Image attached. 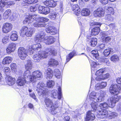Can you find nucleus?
I'll list each match as a JSON object with an SVG mask.
<instances>
[{
	"label": "nucleus",
	"instance_id": "obj_47",
	"mask_svg": "<svg viewBox=\"0 0 121 121\" xmlns=\"http://www.w3.org/2000/svg\"><path fill=\"white\" fill-rule=\"evenodd\" d=\"M8 46L13 52L14 51L16 48V45L15 43H11L9 44Z\"/></svg>",
	"mask_w": 121,
	"mask_h": 121
},
{
	"label": "nucleus",
	"instance_id": "obj_64",
	"mask_svg": "<svg viewBox=\"0 0 121 121\" xmlns=\"http://www.w3.org/2000/svg\"><path fill=\"white\" fill-rule=\"evenodd\" d=\"M104 62L106 64L108 65L110 63V62L108 61V60L107 59L104 58Z\"/></svg>",
	"mask_w": 121,
	"mask_h": 121
},
{
	"label": "nucleus",
	"instance_id": "obj_46",
	"mask_svg": "<svg viewBox=\"0 0 121 121\" xmlns=\"http://www.w3.org/2000/svg\"><path fill=\"white\" fill-rule=\"evenodd\" d=\"M99 107L101 108H108V107H109V104L108 105L107 103L105 102H104L101 104L99 105Z\"/></svg>",
	"mask_w": 121,
	"mask_h": 121
},
{
	"label": "nucleus",
	"instance_id": "obj_63",
	"mask_svg": "<svg viewBox=\"0 0 121 121\" xmlns=\"http://www.w3.org/2000/svg\"><path fill=\"white\" fill-rule=\"evenodd\" d=\"M101 34L102 36L105 37L108 35V33L107 32H103L101 33Z\"/></svg>",
	"mask_w": 121,
	"mask_h": 121
},
{
	"label": "nucleus",
	"instance_id": "obj_55",
	"mask_svg": "<svg viewBox=\"0 0 121 121\" xmlns=\"http://www.w3.org/2000/svg\"><path fill=\"white\" fill-rule=\"evenodd\" d=\"M109 74L108 73H107L105 74H104L103 76V75L102 77L101 76L100 77V78H102L101 80H104L108 78L109 77Z\"/></svg>",
	"mask_w": 121,
	"mask_h": 121
},
{
	"label": "nucleus",
	"instance_id": "obj_37",
	"mask_svg": "<svg viewBox=\"0 0 121 121\" xmlns=\"http://www.w3.org/2000/svg\"><path fill=\"white\" fill-rule=\"evenodd\" d=\"M10 12L11 10H7L3 14V18L5 19H7L10 14Z\"/></svg>",
	"mask_w": 121,
	"mask_h": 121
},
{
	"label": "nucleus",
	"instance_id": "obj_39",
	"mask_svg": "<svg viewBox=\"0 0 121 121\" xmlns=\"http://www.w3.org/2000/svg\"><path fill=\"white\" fill-rule=\"evenodd\" d=\"M112 50V49L109 48L105 50L103 52L104 55L105 56H108L111 53Z\"/></svg>",
	"mask_w": 121,
	"mask_h": 121
},
{
	"label": "nucleus",
	"instance_id": "obj_5",
	"mask_svg": "<svg viewBox=\"0 0 121 121\" xmlns=\"http://www.w3.org/2000/svg\"><path fill=\"white\" fill-rule=\"evenodd\" d=\"M38 53L41 59L46 57L47 54H52L55 55L56 54V52L55 51L54 49L53 48L47 49L46 52L43 51H40Z\"/></svg>",
	"mask_w": 121,
	"mask_h": 121
},
{
	"label": "nucleus",
	"instance_id": "obj_1",
	"mask_svg": "<svg viewBox=\"0 0 121 121\" xmlns=\"http://www.w3.org/2000/svg\"><path fill=\"white\" fill-rule=\"evenodd\" d=\"M106 95L105 91L102 90L99 92L95 93L92 92L89 95V98L92 107V111H95L97 108V102H101L104 100V98Z\"/></svg>",
	"mask_w": 121,
	"mask_h": 121
},
{
	"label": "nucleus",
	"instance_id": "obj_28",
	"mask_svg": "<svg viewBox=\"0 0 121 121\" xmlns=\"http://www.w3.org/2000/svg\"><path fill=\"white\" fill-rule=\"evenodd\" d=\"M12 59L11 57L9 56L5 57L2 61V63L3 64H9L10 63Z\"/></svg>",
	"mask_w": 121,
	"mask_h": 121
},
{
	"label": "nucleus",
	"instance_id": "obj_42",
	"mask_svg": "<svg viewBox=\"0 0 121 121\" xmlns=\"http://www.w3.org/2000/svg\"><path fill=\"white\" fill-rule=\"evenodd\" d=\"M38 53L34 55L33 57V59L35 62H38L41 59L39 57Z\"/></svg>",
	"mask_w": 121,
	"mask_h": 121
},
{
	"label": "nucleus",
	"instance_id": "obj_24",
	"mask_svg": "<svg viewBox=\"0 0 121 121\" xmlns=\"http://www.w3.org/2000/svg\"><path fill=\"white\" fill-rule=\"evenodd\" d=\"M73 10L75 15L78 16L80 13V9L78 6L77 4L73 5Z\"/></svg>",
	"mask_w": 121,
	"mask_h": 121
},
{
	"label": "nucleus",
	"instance_id": "obj_3",
	"mask_svg": "<svg viewBox=\"0 0 121 121\" xmlns=\"http://www.w3.org/2000/svg\"><path fill=\"white\" fill-rule=\"evenodd\" d=\"M45 35V33L43 31H41L34 38V40L36 42H40L43 41L46 44L49 45L48 42H50L49 37L46 36L43 38Z\"/></svg>",
	"mask_w": 121,
	"mask_h": 121
},
{
	"label": "nucleus",
	"instance_id": "obj_17",
	"mask_svg": "<svg viewBox=\"0 0 121 121\" xmlns=\"http://www.w3.org/2000/svg\"><path fill=\"white\" fill-rule=\"evenodd\" d=\"M5 81L10 86H12L15 83V78L9 76H6L5 78Z\"/></svg>",
	"mask_w": 121,
	"mask_h": 121
},
{
	"label": "nucleus",
	"instance_id": "obj_53",
	"mask_svg": "<svg viewBox=\"0 0 121 121\" xmlns=\"http://www.w3.org/2000/svg\"><path fill=\"white\" fill-rule=\"evenodd\" d=\"M107 12L108 13L113 14L114 13V10L113 8L111 7H108L107 9Z\"/></svg>",
	"mask_w": 121,
	"mask_h": 121
},
{
	"label": "nucleus",
	"instance_id": "obj_12",
	"mask_svg": "<svg viewBox=\"0 0 121 121\" xmlns=\"http://www.w3.org/2000/svg\"><path fill=\"white\" fill-rule=\"evenodd\" d=\"M14 4V2L12 1H10L7 2L4 0H1L0 2V11H2L3 10L2 8L5 5H6L7 7H9L13 4Z\"/></svg>",
	"mask_w": 121,
	"mask_h": 121
},
{
	"label": "nucleus",
	"instance_id": "obj_44",
	"mask_svg": "<svg viewBox=\"0 0 121 121\" xmlns=\"http://www.w3.org/2000/svg\"><path fill=\"white\" fill-rule=\"evenodd\" d=\"M17 35L16 33H13L10 37L11 40L13 41H15L17 40Z\"/></svg>",
	"mask_w": 121,
	"mask_h": 121
},
{
	"label": "nucleus",
	"instance_id": "obj_15",
	"mask_svg": "<svg viewBox=\"0 0 121 121\" xmlns=\"http://www.w3.org/2000/svg\"><path fill=\"white\" fill-rule=\"evenodd\" d=\"M36 16L29 15L28 17H26L23 21L24 24H29L33 22L35 20V17Z\"/></svg>",
	"mask_w": 121,
	"mask_h": 121
},
{
	"label": "nucleus",
	"instance_id": "obj_8",
	"mask_svg": "<svg viewBox=\"0 0 121 121\" xmlns=\"http://www.w3.org/2000/svg\"><path fill=\"white\" fill-rule=\"evenodd\" d=\"M121 89L120 86L117 85H112L109 88V91L112 95H117L120 93Z\"/></svg>",
	"mask_w": 121,
	"mask_h": 121
},
{
	"label": "nucleus",
	"instance_id": "obj_27",
	"mask_svg": "<svg viewBox=\"0 0 121 121\" xmlns=\"http://www.w3.org/2000/svg\"><path fill=\"white\" fill-rule=\"evenodd\" d=\"M100 31V28L99 26L95 27L91 30V35H97Z\"/></svg>",
	"mask_w": 121,
	"mask_h": 121
},
{
	"label": "nucleus",
	"instance_id": "obj_51",
	"mask_svg": "<svg viewBox=\"0 0 121 121\" xmlns=\"http://www.w3.org/2000/svg\"><path fill=\"white\" fill-rule=\"evenodd\" d=\"M58 96L57 97L58 99H61L62 97V94L61 92V89L60 87H59L58 89Z\"/></svg>",
	"mask_w": 121,
	"mask_h": 121
},
{
	"label": "nucleus",
	"instance_id": "obj_29",
	"mask_svg": "<svg viewBox=\"0 0 121 121\" xmlns=\"http://www.w3.org/2000/svg\"><path fill=\"white\" fill-rule=\"evenodd\" d=\"M35 32V30L34 28H28L26 35L27 37H31Z\"/></svg>",
	"mask_w": 121,
	"mask_h": 121
},
{
	"label": "nucleus",
	"instance_id": "obj_35",
	"mask_svg": "<svg viewBox=\"0 0 121 121\" xmlns=\"http://www.w3.org/2000/svg\"><path fill=\"white\" fill-rule=\"evenodd\" d=\"M102 41L105 43H107L110 41L111 40V38L110 37H101Z\"/></svg>",
	"mask_w": 121,
	"mask_h": 121
},
{
	"label": "nucleus",
	"instance_id": "obj_19",
	"mask_svg": "<svg viewBox=\"0 0 121 121\" xmlns=\"http://www.w3.org/2000/svg\"><path fill=\"white\" fill-rule=\"evenodd\" d=\"M98 115L100 116L99 117L102 118H104L105 117H108V111L106 110H102V109L101 110L98 111Z\"/></svg>",
	"mask_w": 121,
	"mask_h": 121
},
{
	"label": "nucleus",
	"instance_id": "obj_38",
	"mask_svg": "<svg viewBox=\"0 0 121 121\" xmlns=\"http://www.w3.org/2000/svg\"><path fill=\"white\" fill-rule=\"evenodd\" d=\"M91 53L93 55V56H94L96 59H98L99 57V55L98 52L97 50H94L91 52Z\"/></svg>",
	"mask_w": 121,
	"mask_h": 121
},
{
	"label": "nucleus",
	"instance_id": "obj_50",
	"mask_svg": "<svg viewBox=\"0 0 121 121\" xmlns=\"http://www.w3.org/2000/svg\"><path fill=\"white\" fill-rule=\"evenodd\" d=\"M9 41V38L8 36H5L2 39V42L4 44H6L8 43Z\"/></svg>",
	"mask_w": 121,
	"mask_h": 121
},
{
	"label": "nucleus",
	"instance_id": "obj_2",
	"mask_svg": "<svg viewBox=\"0 0 121 121\" xmlns=\"http://www.w3.org/2000/svg\"><path fill=\"white\" fill-rule=\"evenodd\" d=\"M44 102L46 107L51 111L52 114L53 115L56 113V109L59 106L58 102L53 104L52 100L48 98H46L44 100Z\"/></svg>",
	"mask_w": 121,
	"mask_h": 121
},
{
	"label": "nucleus",
	"instance_id": "obj_34",
	"mask_svg": "<svg viewBox=\"0 0 121 121\" xmlns=\"http://www.w3.org/2000/svg\"><path fill=\"white\" fill-rule=\"evenodd\" d=\"M76 55V52L75 51H73L70 53L68 56H67L66 60L67 62L69 60L74 56Z\"/></svg>",
	"mask_w": 121,
	"mask_h": 121
},
{
	"label": "nucleus",
	"instance_id": "obj_36",
	"mask_svg": "<svg viewBox=\"0 0 121 121\" xmlns=\"http://www.w3.org/2000/svg\"><path fill=\"white\" fill-rule=\"evenodd\" d=\"M30 70H26V71L23 74V78L26 79V78H28L29 76H30H30H31V75L30 72Z\"/></svg>",
	"mask_w": 121,
	"mask_h": 121
},
{
	"label": "nucleus",
	"instance_id": "obj_40",
	"mask_svg": "<svg viewBox=\"0 0 121 121\" xmlns=\"http://www.w3.org/2000/svg\"><path fill=\"white\" fill-rule=\"evenodd\" d=\"M57 16V14L56 12H52L50 13L49 15V17L51 19L54 20L56 18Z\"/></svg>",
	"mask_w": 121,
	"mask_h": 121
},
{
	"label": "nucleus",
	"instance_id": "obj_56",
	"mask_svg": "<svg viewBox=\"0 0 121 121\" xmlns=\"http://www.w3.org/2000/svg\"><path fill=\"white\" fill-rule=\"evenodd\" d=\"M6 50V52L8 54H9L11 52H13V50L10 49V48H9L8 46L7 47Z\"/></svg>",
	"mask_w": 121,
	"mask_h": 121
},
{
	"label": "nucleus",
	"instance_id": "obj_31",
	"mask_svg": "<svg viewBox=\"0 0 121 121\" xmlns=\"http://www.w3.org/2000/svg\"><path fill=\"white\" fill-rule=\"evenodd\" d=\"M48 64L52 66H56L58 64V61L54 59H52L49 61Z\"/></svg>",
	"mask_w": 121,
	"mask_h": 121
},
{
	"label": "nucleus",
	"instance_id": "obj_20",
	"mask_svg": "<svg viewBox=\"0 0 121 121\" xmlns=\"http://www.w3.org/2000/svg\"><path fill=\"white\" fill-rule=\"evenodd\" d=\"M104 71V70L103 69H101L97 70L95 73L96 77L95 78V79L97 81H100L101 80V76L102 77Z\"/></svg>",
	"mask_w": 121,
	"mask_h": 121
},
{
	"label": "nucleus",
	"instance_id": "obj_11",
	"mask_svg": "<svg viewBox=\"0 0 121 121\" xmlns=\"http://www.w3.org/2000/svg\"><path fill=\"white\" fill-rule=\"evenodd\" d=\"M121 98L120 96L117 95H115L111 97L110 99L111 103L110 104L109 103V107L111 108L114 107L116 103Z\"/></svg>",
	"mask_w": 121,
	"mask_h": 121
},
{
	"label": "nucleus",
	"instance_id": "obj_61",
	"mask_svg": "<svg viewBox=\"0 0 121 121\" xmlns=\"http://www.w3.org/2000/svg\"><path fill=\"white\" fill-rule=\"evenodd\" d=\"M116 81L118 84L121 85V76L117 78Z\"/></svg>",
	"mask_w": 121,
	"mask_h": 121
},
{
	"label": "nucleus",
	"instance_id": "obj_4",
	"mask_svg": "<svg viewBox=\"0 0 121 121\" xmlns=\"http://www.w3.org/2000/svg\"><path fill=\"white\" fill-rule=\"evenodd\" d=\"M34 89L39 95L43 96L46 92L45 84L42 82H39L34 87Z\"/></svg>",
	"mask_w": 121,
	"mask_h": 121
},
{
	"label": "nucleus",
	"instance_id": "obj_7",
	"mask_svg": "<svg viewBox=\"0 0 121 121\" xmlns=\"http://www.w3.org/2000/svg\"><path fill=\"white\" fill-rule=\"evenodd\" d=\"M39 22H36L33 24V26L35 27H45L46 24L45 22L48 21V19L46 17H39Z\"/></svg>",
	"mask_w": 121,
	"mask_h": 121
},
{
	"label": "nucleus",
	"instance_id": "obj_14",
	"mask_svg": "<svg viewBox=\"0 0 121 121\" xmlns=\"http://www.w3.org/2000/svg\"><path fill=\"white\" fill-rule=\"evenodd\" d=\"M104 11L101 8H99L95 11L93 13L94 16L95 17H102L104 16Z\"/></svg>",
	"mask_w": 121,
	"mask_h": 121
},
{
	"label": "nucleus",
	"instance_id": "obj_43",
	"mask_svg": "<svg viewBox=\"0 0 121 121\" xmlns=\"http://www.w3.org/2000/svg\"><path fill=\"white\" fill-rule=\"evenodd\" d=\"M97 39L95 38H93L91 39V45L93 47H95L97 43Z\"/></svg>",
	"mask_w": 121,
	"mask_h": 121
},
{
	"label": "nucleus",
	"instance_id": "obj_48",
	"mask_svg": "<svg viewBox=\"0 0 121 121\" xmlns=\"http://www.w3.org/2000/svg\"><path fill=\"white\" fill-rule=\"evenodd\" d=\"M52 96L54 98H56L57 97L58 92L56 90H54L52 91Z\"/></svg>",
	"mask_w": 121,
	"mask_h": 121
},
{
	"label": "nucleus",
	"instance_id": "obj_10",
	"mask_svg": "<svg viewBox=\"0 0 121 121\" xmlns=\"http://www.w3.org/2000/svg\"><path fill=\"white\" fill-rule=\"evenodd\" d=\"M12 27L13 25L11 23H6L3 24L2 31L3 33H7L12 30Z\"/></svg>",
	"mask_w": 121,
	"mask_h": 121
},
{
	"label": "nucleus",
	"instance_id": "obj_6",
	"mask_svg": "<svg viewBox=\"0 0 121 121\" xmlns=\"http://www.w3.org/2000/svg\"><path fill=\"white\" fill-rule=\"evenodd\" d=\"M30 53L29 49L26 50L22 47L19 48L18 50V56L20 59L22 60L25 59L27 56V54H30Z\"/></svg>",
	"mask_w": 121,
	"mask_h": 121
},
{
	"label": "nucleus",
	"instance_id": "obj_26",
	"mask_svg": "<svg viewBox=\"0 0 121 121\" xmlns=\"http://www.w3.org/2000/svg\"><path fill=\"white\" fill-rule=\"evenodd\" d=\"M32 63L31 60L28 59L26 61V63L25 65V68L26 70H31L32 68Z\"/></svg>",
	"mask_w": 121,
	"mask_h": 121
},
{
	"label": "nucleus",
	"instance_id": "obj_30",
	"mask_svg": "<svg viewBox=\"0 0 121 121\" xmlns=\"http://www.w3.org/2000/svg\"><path fill=\"white\" fill-rule=\"evenodd\" d=\"M28 29V28L26 26H24L21 29L20 32L21 35H26Z\"/></svg>",
	"mask_w": 121,
	"mask_h": 121
},
{
	"label": "nucleus",
	"instance_id": "obj_32",
	"mask_svg": "<svg viewBox=\"0 0 121 121\" xmlns=\"http://www.w3.org/2000/svg\"><path fill=\"white\" fill-rule=\"evenodd\" d=\"M54 74L56 78H60L61 77L60 72L58 69H56L54 70Z\"/></svg>",
	"mask_w": 121,
	"mask_h": 121
},
{
	"label": "nucleus",
	"instance_id": "obj_45",
	"mask_svg": "<svg viewBox=\"0 0 121 121\" xmlns=\"http://www.w3.org/2000/svg\"><path fill=\"white\" fill-rule=\"evenodd\" d=\"M54 84V82L52 81H48L47 83V86L48 88L52 87Z\"/></svg>",
	"mask_w": 121,
	"mask_h": 121
},
{
	"label": "nucleus",
	"instance_id": "obj_23",
	"mask_svg": "<svg viewBox=\"0 0 121 121\" xmlns=\"http://www.w3.org/2000/svg\"><path fill=\"white\" fill-rule=\"evenodd\" d=\"M46 32L51 35H54L57 33V30L56 28L52 26H49L46 29Z\"/></svg>",
	"mask_w": 121,
	"mask_h": 121
},
{
	"label": "nucleus",
	"instance_id": "obj_13",
	"mask_svg": "<svg viewBox=\"0 0 121 121\" xmlns=\"http://www.w3.org/2000/svg\"><path fill=\"white\" fill-rule=\"evenodd\" d=\"M38 12L39 13L46 14L49 13L50 9L48 7H45L44 6H39L38 7Z\"/></svg>",
	"mask_w": 121,
	"mask_h": 121
},
{
	"label": "nucleus",
	"instance_id": "obj_57",
	"mask_svg": "<svg viewBox=\"0 0 121 121\" xmlns=\"http://www.w3.org/2000/svg\"><path fill=\"white\" fill-rule=\"evenodd\" d=\"M95 89L96 90H97L102 89L100 83H98L96 84L95 86Z\"/></svg>",
	"mask_w": 121,
	"mask_h": 121
},
{
	"label": "nucleus",
	"instance_id": "obj_60",
	"mask_svg": "<svg viewBox=\"0 0 121 121\" xmlns=\"http://www.w3.org/2000/svg\"><path fill=\"white\" fill-rule=\"evenodd\" d=\"M37 9L36 7L34 6H31L30 8V10L31 12H34Z\"/></svg>",
	"mask_w": 121,
	"mask_h": 121
},
{
	"label": "nucleus",
	"instance_id": "obj_22",
	"mask_svg": "<svg viewBox=\"0 0 121 121\" xmlns=\"http://www.w3.org/2000/svg\"><path fill=\"white\" fill-rule=\"evenodd\" d=\"M95 118V116L93 113H92L91 111H88L87 113L85 118V121H89L93 120Z\"/></svg>",
	"mask_w": 121,
	"mask_h": 121
},
{
	"label": "nucleus",
	"instance_id": "obj_16",
	"mask_svg": "<svg viewBox=\"0 0 121 121\" xmlns=\"http://www.w3.org/2000/svg\"><path fill=\"white\" fill-rule=\"evenodd\" d=\"M26 82V79L23 77H19L17 80V84L18 86H22L24 85Z\"/></svg>",
	"mask_w": 121,
	"mask_h": 121
},
{
	"label": "nucleus",
	"instance_id": "obj_9",
	"mask_svg": "<svg viewBox=\"0 0 121 121\" xmlns=\"http://www.w3.org/2000/svg\"><path fill=\"white\" fill-rule=\"evenodd\" d=\"M42 76V73L40 71L38 70L34 71L32 73L30 76L29 79L30 81L32 82H35L38 78H41Z\"/></svg>",
	"mask_w": 121,
	"mask_h": 121
},
{
	"label": "nucleus",
	"instance_id": "obj_41",
	"mask_svg": "<svg viewBox=\"0 0 121 121\" xmlns=\"http://www.w3.org/2000/svg\"><path fill=\"white\" fill-rule=\"evenodd\" d=\"M119 60L118 56L116 55H114L112 56L111 57V60L113 62L118 61Z\"/></svg>",
	"mask_w": 121,
	"mask_h": 121
},
{
	"label": "nucleus",
	"instance_id": "obj_49",
	"mask_svg": "<svg viewBox=\"0 0 121 121\" xmlns=\"http://www.w3.org/2000/svg\"><path fill=\"white\" fill-rule=\"evenodd\" d=\"M10 66L12 70L14 72L16 71L17 67V65L14 63H12L10 65Z\"/></svg>",
	"mask_w": 121,
	"mask_h": 121
},
{
	"label": "nucleus",
	"instance_id": "obj_21",
	"mask_svg": "<svg viewBox=\"0 0 121 121\" xmlns=\"http://www.w3.org/2000/svg\"><path fill=\"white\" fill-rule=\"evenodd\" d=\"M44 4L49 7L54 8L56 5V3L53 0H46L43 2Z\"/></svg>",
	"mask_w": 121,
	"mask_h": 121
},
{
	"label": "nucleus",
	"instance_id": "obj_18",
	"mask_svg": "<svg viewBox=\"0 0 121 121\" xmlns=\"http://www.w3.org/2000/svg\"><path fill=\"white\" fill-rule=\"evenodd\" d=\"M41 45L39 43H38L37 44H35L33 45L30 46L29 47V51H30V53H29L30 55L33 54V50H38V48H40L41 47Z\"/></svg>",
	"mask_w": 121,
	"mask_h": 121
},
{
	"label": "nucleus",
	"instance_id": "obj_59",
	"mask_svg": "<svg viewBox=\"0 0 121 121\" xmlns=\"http://www.w3.org/2000/svg\"><path fill=\"white\" fill-rule=\"evenodd\" d=\"M3 71L5 73H6L10 72H11V69L9 67H4L3 69Z\"/></svg>",
	"mask_w": 121,
	"mask_h": 121
},
{
	"label": "nucleus",
	"instance_id": "obj_25",
	"mask_svg": "<svg viewBox=\"0 0 121 121\" xmlns=\"http://www.w3.org/2000/svg\"><path fill=\"white\" fill-rule=\"evenodd\" d=\"M90 10L86 8L82 9L81 11V14L83 16H88L90 14Z\"/></svg>",
	"mask_w": 121,
	"mask_h": 121
},
{
	"label": "nucleus",
	"instance_id": "obj_33",
	"mask_svg": "<svg viewBox=\"0 0 121 121\" xmlns=\"http://www.w3.org/2000/svg\"><path fill=\"white\" fill-rule=\"evenodd\" d=\"M47 76L49 79L52 78L53 76V72L52 70L50 68L47 69L46 71Z\"/></svg>",
	"mask_w": 121,
	"mask_h": 121
},
{
	"label": "nucleus",
	"instance_id": "obj_52",
	"mask_svg": "<svg viewBox=\"0 0 121 121\" xmlns=\"http://www.w3.org/2000/svg\"><path fill=\"white\" fill-rule=\"evenodd\" d=\"M106 19L108 20H113L112 16L110 14H108L106 15L105 16Z\"/></svg>",
	"mask_w": 121,
	"mask_h": 121
},
{
	"label": "nucleus",
	"instance_id": "obj_54",
	"mask_svg": "<svg viewBox=\"0 0 121 121\" xmlns=\"http://www.w3.org/2000/svg\"><path fill=\"white\" fill-rule=\"evenodd\" d=\"M50 42H48L49 43V44H52L54 43L55 41V39L52 36H49Z\"/></svg>",
	"mask_w": 121,
	"mask_h": 121
},
{
	"label": "nucleus",
	"instance_id": "obj_58",
	"mask_svg": "<svg viewBox=\"0 0 121 121\" xmlns=\"http://www.w3.org/2000/svg\"><path fill=\"white\" fill-rule=\"evenodd\" d=\"M100 83L102 89L104 88L107 85V82H102Z\"/></svg>",
	"mask_w": 121,
	"mask_h": 121
},
{
	"label": "nucleus",
	"instance_id": "obj_62",
	"mask_svg": "<svg viewBox=\"0 0 121 121\" xmlns=\"http://www.w3.org/2000/svg\"><path fill=\"white\" fill-rule=\"evenodd\" d=\"M101 3L103 4H107L108 2V0H99Z\"/></svg>",
	"mask_w": 121,
	"mask_h": 121
}]
</instances>
